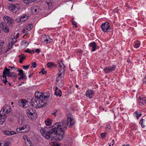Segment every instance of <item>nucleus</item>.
Segmentation results:
<instances>
[{
	"label": "nucleus",
	"mask_w": 146,
	"mask_h": 146,
	"mask_svg": "<svg viewBox=\"0 0 146 146\" xmlns=\"http://www.w3.org/2000/svg\"><path fill=\"white\" fill-rule=\"evenodd\" d=\"M35 2H36V0H29V3Z\"/></svg>",
	"instance_id": "obj_52"
},
{
	"label": "nucleus",
	"mask_w": 146,
	"mask_h": 146,
	"mask_svg": "<svg viewBox=\"0 0 146 146\" xmlns=\"http://www.w3.org/2000/svg\"><path fill=\"white\" fill-rule=\"evenodd\" d=\"M101 28L104 32H108V30L111 29L108 22L103 23L101 26Z\"/></svg>",
	"instance_id": "obj_7"
},
{
	"label": "nucleus",
	"mask_w": 146,
	"mask_h": 146,
	"mask_svg": "<svg viewBox=\"0 0 146 146\" xmlns=\"http://www.w3.org/2000/svg\"><path fill=\"white\" fill-rule=\"evenodd\" d=\"M3 133L5 135H11L16 134L15 132L12 131H4Z\"/></svg>",
	"instance_id": "obj_23"
},
{
	"label": "nucleus",
	"mask_w": 146,
	"mask_h": 146,
	"mask_svg": "<svg viewBox=\"0 0 146 146\" xmlns=\"http://www.w3.org/2000/svg\"><path fill=\"white\" fill-rule=\"evenodd\" d=\"M35 53V52L33 50H32L31 51H30L29 53H31V54H33L34 53Z\"/></svg>",
	"instance_id": "obj_57"
},
{
	"label": "nucleus",
	"mask_w": 146,
	"mask_h": 146,
	"mask_svg": "<svg viewBox=\"0 0 146 146\" xmlns=\"http://www.w3.org/2000/svg\"><path fill=\"white\" fill-rule=\"evenodd\" d=\"M25 125L23 127L17 128L16 129V131L18 132L19 133H23V131L24 130V129H25Z\"/></svg>",
	"instance_id": "obj_26"
},
{
	"label": "nucleus",
	"mask_w": 146,
	"mask_h": 146,
	"mask_svg": "<svg viewBox=\"0 0 146 146\" xmlns=\"http://www.w3.org/2000/svg\"><path fill=\"white\" fill-rule=\"evenodd\" d=\"M27 115H29L35 113V111H34L32 109H28L26 111Z\"/></svg>",
	"instance_id": "obj_33"
},
{
	"label": "nucleus",
	"mask_w": 146,
	"mask_h": 146,
	"mask_svg": "<svg viewBox=\"0 0 146 146\" xmlns=\"http://www.w3.org/2000/svg\"><path fill=\"white\" fill-rule=\"evenodd\" d=\"M144 82H145L146 83V77H145L144 79Z\"/></svg>",
	"instance_id": "obj_63"
},
{
	"label": "nucleus",
	"mask_w": 146,
	"mask_h": 146,
	"mask_svg": "<svg viewBox=\"0 0 146 146\" xmlns=\"http://www.w3.org/2000/svg\"><path fill=\"white\" fill-rule=\"evenodd\" d=\"M30 66V65H29L27 66H22L23 68L25 69H28L29 68Z\"/></svg>",
	"instance_id": "obj_46"
},
{
	"label": "nucleus",
	"mask_w": 146,
	"mask_h": 146,
	"mask_svg": "<svg viewBox=\"0 0 146 146\" xmlns=\"http://www.w3.org/2000/svg\"><path fill=\"white\" fill-rule=\"evenodd\" d=\"M89 45L90 47L92 48L91 50L93 52L95 50L97 47V45L95 42H90Z\"/></svg>",
	"instance_id": "obj_20"
},
{
	"label": "nucleus",
	"mask_w": 146,
	"mask_h": 146,
	"mask_svg": "<svg viewBox=\"0 0 146 146\" xmlns=\"http://www.w3.org/2000/svg\"><path fill=\"white\" fill-rule=\"evenodd\" d=\"M99 108L100 109H102L103 110H104V108H102V106H99Z\"/></svg>",
	"instance_id": "obj_56"
},
{
	"label": "nucleus",
	"mask_w": 146,
	"mask_h": 146,
	"mask_svg": "<svg viewBox=\"0 0 146 146\" xmlns=\"http://www.w3.org/2000/svg\"><path fill=\"white\" fill-rule=\"evenodd\" d=\"M56 112V111L52 113V114L53 115L55 116H56L55 114Z\"/></svg>",
	"instance_id": "obj_61"
},
{
	"label": "nucleus",
	"mask_w": 146,
	"mask_h": 146,
	"mask_svg": "<svg viewBox=\"0 0 146 146\" xmlns=\"http://www.w3.org/2000/svg\"><path fill=\"white\" fill-rule=\"evenodd\" d=\"M43 100L42 99L39 100V105H40V106H39V108L46 106V103H44Z\"/></svg>",
	"instance_id": "obj_27"
},
{
	"label": "nucleus",
	"mask_w": 146,
	"mask_h": 146,
	"mask_svg": "<svg viewBox=\"0 0 146 146\" xmlns=\"http://www.w3.org/2000/svg\"><path fill=\"white\" fill-rule=\"evenodd\" d=\"M9 143L8 142L4 141H0V146H9Z\"/></svg>",
	"instance_id": "obj_25"
},
{
	"label": "nucleus",
	"mask_w": 146,
	"mask_h": 146,
	"mask_svg": "<svg viewBox=\"0 0 146 146\" xmlns=\"http://www.w3.org/2000/svg\"><path fill=\"white\" fill-rule=\"evenodd\" d=\"M44 70V68L42 69L41 71L39 72V73H42L43 75L44 74L46 73V71Z\"/></svg>",
	"instance_id": "obj_44"
},
{
	"label": "nucleus",
	"mask_w": 146,
	"mask_h": 146,
	"mask_svg": "<svg viewBox=\"0 0 146 146\" xmlns=\"http://www.w3.org/2000/svg\"><path fill=\"white\" fill-rule=\"evenodd\" d=\"M4 115L1 113H0V124L1 125H3L4 123H5V118Z\"/></svg>",
	"instance_id": "obj_22"
},
{
	"label": "nucleus",
	"mask_w": 146,
	"mask_h": 146,
	"mask_svg": "<svg viewBox=\"0 0 146 146\" xmlns=\"http://www.w3.org/2000/svg\"><path fill=\"white\" fill-rule=\"evenodd\" d=\"M111 128V126L109 125H107L106 127V129H110Z\"/></svg>",
	"instance_id": "obj_53"
},
{
	"label": "nucleus",
	"mask_w": 146,
	"mask_h": 146,
	"mask_svg": "<svg viewBox=\"0 0 146 146\" xmlns=\"http://www.w3.org/2000/svg\"><path fill=\"white\" fill-rule=\"evenodd\" d=\"M146 103V99L145 98L143 97L141 99H140L139 103V104L140 105L142 106V104L143 105Z\"/></svg>",
	"instance_id": "obj_28"
},
{
	"label": "nucleus",
	"mask_w": 146,
	"mask_h": 146,
	"mask_svg": "<svg viewBox=\"0 0 146 146\" xmlns=\"http://www.w3.org/2000/svg\"><path fill=\"white\" fill-rule=\"evenodd\" d=\"M94 94V91L91 90H88L86 92V96L90 99L92 98Z\"/></svg>",
	"instance_id": "obj_14"
},
{
	"label": "nucleus",
	"mask_w": 146,
	"mask_h": 146,
	"mask_svg": "<svg viewBox=\"0 0 146 146\" xmlns=\"http://www.w3.org/2000/svg\"><path fill=\"white\" fill-rule=\"evenodd\" d=\"M15 21L18 23H19L23 22V20H22L21 18L20 17H19L18 18H17L16 19Z\"/></svg>",
	"instance_id": "obj_38"
},
{
	"label": "nucleus",
	"mask_w": 146,
	"mask_h": 146,
	"mask_svg": "<svg viewBox=\"0 0 146 146\" xmlns=\"http://www.w3.org/2000/svg\"><path fill=\"white\" fill-rule=\"evenodd\" d=\"M25 120L23 117H21L19 118L18 123L19 124L22 125L23 124V123Z\"/></svg>",
	"instance_id": "obj_34"
},
{
	"label": "nucleus",
	"mask_w": 146,
	"mask_h": 146,
	"mask_svg": "<svg viewBox=\"0 0 146 146\" xmlns=\"http://www.w3.org/2000/svg\"><path fill=\"white\" fill-rule=\"evenodd\" d=\"M3 73L2 76L3 78V81L5 85L8 82L7 78V76L9 77L13 78L15 79H16L17 76V73L11 72L10 70L7 68V66L4 68Z\"/></svg>",
	"instance_id": "obj_3"
},
{
	"label": "nucleus",
	"mask_w": 146,
	"mask_h": 146,
	"mask_svg": "<svg viewBox=\"0 0 146 146\" xmlns=\"http://www.w3.org/2000/svg\"><path fill=\"white\" fill-rule=\"evenodd\" d=\"M23 1L25 3H29V0H23Z\"/></svg>",
	"instance_id": "obj_50"
},
{
	"label": "nucleus",
	"mask_w": 146,
	"mask_h": 146,
	"mask_svg": "<svg viewBox=\"0 0 146 146\" xmlns=\"http://www.w3.org/2000/svg\"><path fill=\"white\" fill-rule=\"evenodd\" d=\"M49 97V96H47L46 94H42V99H44L46 101L48 100Z\"/></svg>",
	"instance_id": "obj_36"
},
{
	"label": "nucleus",
	"mask_w": 146,
	"mask_h": 146,
	"mask_svg": "<svg viewBox=\"0 0 146 146\" xmlns=\"http://www.w3.org/2000/svg\"><path fill=\"white\" fill-rule=\"evenodd\" d=\"M41 39L42 41L46 43V44H47L52 42V40L50 38V36H49L42 35L41 38Z\"/></svg>",
	"instance_id": "obj_10"
},
{
	"label": "nucleus",
	"mask_w": 146,
	"mask_h": 146,
	"mask_svg": "<svg viewBox=\"0 0 146 146\" xmlns=\"http://www.w3.org/2000/svg\"><path fill=\"white\" fill-rule=\"evenodd\" d=\"M17 71L19 72L18 74L19 76H20L23 74V70L21 69H18Z\"/></svg>",
	"instance_id": "obj_39"
},
{
	"label": "nucleus",
	"mask_w": 146,
	"mask_h": 146,
	"mask_svg": "<svg viewBox=\"0 0 146 146\" xmlns=\"http://www.w3.org/2000/svg\"><path fill=\"white\" fill-rule=\"evenodd\" d=\"M0 28L5 33H8L9 32V28L6 24L4 22L0 23Z\"/></svg>",
	"instance_id": "obj_8"
},
{
	"label": "nucleus",
	"mask_w": 146,
	"mask_h": 146,
	"mask_svg": "<svg viewBox=\"0 0 146 146\" xmlns=\"http://www.w3.org/2000/svg\"><path fill=\"white\" fill-rule=\"evenodd\" d=\"M20 17L22 20H23V22L27 20L28 19V17L25 14H23Z\"/></svg>",
	"instance_id": "obj_31"
},
{
	"label": "nucleus",
	"mask_w": 146,
	"mask_h": 146,
	"mask_svg": "<svg viewBox=\"0 0 146 146\" xmlns=\"http://www.w3.org/2000/svg\"><path fill=\"white\" fill-rule=\"evenodd\" d=\"M72 23L73 26L74 27L75 26V27H77V24L76 23L75 21H72Z\"/></svg>",
	"instance_id": "obj_47"
},
{
	"label": "nucleus",
	"mask_w": 146,
	"mask_h": 146,
	"mask_svg": "<svg viewBox=\"0 0 146 146\" xmlns=\"http://www.w3.org/2000/svg\"><path fill=\"white\" fill-rule=\"evenodd\" d=\"M57 74L58 75V76L56 78V84H58L59 86L62 87L63 85L62 82V80L63 79V76H62V75H63V74L58 73Z\"/></svg>",
	"instance_id": "obj_6"
},
{
	"label": "nucleus",
	"mask_w": 146,
	"mask_h": 146,
	"mask_svg": "<svg viewBox=\"0 0 146 146\" xmlns=\"http://www.w3.org/2000/svg\"><path fill=\"white\" fill-rule=\"evenodd\" d=\"M35 96L36 99H38V100H40L42 98V94L39 92H36L35 93Z\"/></svg>",
	"instance_id": "obj_18"
},
{
	"label": "nucleus",
	"mask_w": 146,
	"mask_h": 146,
	"mask_svg": "<svg viewBox=\"0 0 146 146\" xmlns=\"http://www.w3.org/2000/svg\"><path fill=\"white\" fill-rule=\"evenodd\" d=\"M39 100L36 99V98H33L30 102L31 105L35 108H39V106H40V105H39Z\"/></svg>",
	"instance_id": "obj_9"
},
{
	"label": "nucleus",
	"mask_w": 146,
	"mask_h": 146,
	"mask_svg": "<svg viewBox=\"0 0 146 146\" xmlns=\"http://www.w3.org/2000/svg\"><path fill=\"white\" fill-rule=\"evenodd\" d=\"M36 63L35 62H33L32 63V66L31 68H35L36 66Z\"/></svg>",
	"instance_id": "obj_42"
},
{
	"label": "nucleus",
	"mask_w": 146,
	"mask_h": 146,
	"mask_svg": "<svg viewBox=\"0 0 146 146\" xmlns=\"http://www.w3.org/2000/svg\"><path fill=\"white\" fill-rule=\"evenodd\" d=\"M5 45L4 41L0 40V53H2L5 50Z\"/></svg>",
	"instance_id": "obj_17"
},
{
	"label": "nucleus",
	"mask_w": 146,
	"mask_h": 146,
	"mask_svg": "<svg viewBox=\"0 0 146 146\" xmlns=\"http://www.w3.org/2000/svg\"><path fill=\"white\" fill-rule=\"evenodd\" d=\"M52 0H46V3L48 7V8H51L52 5Z\"/></svg>",
	"instance_id": "obj_30"
},
{
	"label": "nucleus",
	"mask_w": 146,
	"mask_h": 146,
	"mask_svg": "<svg viewBox=\"0 0 146 146\" xmlns=\"http://www.w3.org/2000/svg\"><path fill=\"white\" fill-rule=\"evenodd\" d=\"M30 51H29V49H27V50H25V52L29 53Z\"/></svg>",
	"instance_id": "obj_54"
},
{
	"label": "nucleus",
	"mask_w": 146,
	"mask_h": 146,
	"mask_svg": "<svg viewBox=\"0 0 146 146\" xmlns=\"http://www.w3.org/2000/svg\"><path fill=\"white\" fill-rule=\"evenodd\" d=\"M33 28V26L31 25H28L26 28V29L28 31H30Z\"/></svg>",
	"instance_id": "obj_40"
},
{
	"label": "nucleus",
	"mask_w": 146,
	"mask_h": 146,
	"mask_svg": "<svg viewBox=\"0 0 146 146\" xmlns=\"http://www.w3.org/2000/svg\"><path fill=\"white\" fill-rule=\"evenodd\" d=\"M23 79L26 80L27 78V76L25 74H23Z\"/></svg>",
	"instance_id": "obj_55"
},
{
	"label": "nucleus",
	"mask_w": 146,
	"mask_h": 146,
	"mask_svg": "<svg viewBox=\"0 0 146 146\" xmlns=\"http://www.w3.org/2000/svg\"><path fill=\"white\" fill-rule=\"evenodd\" d=\"M54 124L52 127L41 128L40 131L42 135L47 139L52 141L54 139L60 141L63 138V132L61 131L57 123Z\"/></svg>",
	"instance_id": "obj_1"
},
{
	"label": "nucleus",
	"mask_w": 146,
	"mask_h": 146,
	"mask_svg": "<svg viewBox=\"0 0 146 146\" xmlns=\"http://www.w3.org/2000/svg\"><path fill=\"white\" fill-rule=\"evenodd\" d=\"M12 109L11 107L8 105H6L3 107L0 113L2 114L3 115H4L5 113H10Z\"/></svg>",
	"instance_id": "obj_5"
},
{
	"label": "nucleus",
	"mask_w": 146,
	"mask_h": 146,
	"mask_svg": "<svg viewBox=\"0 0 146 146\" xmlns=\"http://www.w3.org/2000/svg\"><path fill=\"white\" fill-rule=\"evenodd\" d=\"M27 115L29 117L31 118V119H35L36 118L37 115L36 113H34L29 115Z\"/></svg>",
	"instance_id": "obj_24"
},
{
	"label": "nucleus",
	"mask_w": 146,
	"mask_h": 146,
	"mask_svg": "<svg viewBox=\"0 0 146 146\" xmlns=\"http://www.w3.org/2000/svg\"><path fill=\"white\" fill-rule=\"evenodd\" d=\"M40 51V50L39 48L36 49L35 50V52L37 53V54H38Z\"/></svg>",
	"instance_id": "obj_48"
},
{
	"label": "nucleus",
	"mask_w": 146,
	"mask_h": 146,
	"mask_svg": "<svg viewBox=\"0 0 146 146\" xmlns=\"http://www.w3.org/2000/svg\"><path fill=\"white\" fill-rule=\"evenodd\" d=\"M56 123L61 131L63 132V134L66 129V126L68 125L69 128L72 127L75 124V121L72 115L71 114H68L67 115V121H64Z\"/></svg>",
	"instance_id": "obj_2"
},
{
	"label": "nucleus",
	"mask_w": 146,
	"mask_h": 146,
	"mask_svg": "<svg viewBox=\"0 0 146 146\" xmlns=\"http://www.w3.org/2000/svg\"><path fill=\"white\" fill-rule=\"evenodd\" d=\"M21 76L18 78V80H21L22 79H23V74L21 75Z\"/></svg>",
	"instance_id": "obj_51"
},
{
	"label": "nucleus",
	"mask_w": 146,
	"mask_h": 146,
	"mask_svg": "<svg viewBox=\"0 0 146 146\" xmlns=\"http://www.w3.org/2000/svg\"><path fill=\"white\" fill-rule=\"evenodd\" d=\"M25 127L23 131V133H27L30 131L31 129L29 125H25Z\"/></svg>",
	"instance_id": "obj_29"
},
{
	"label": "nucleus",
	"mask_w": 146,
	"mask_h": 146,
	"mask_svg": "<svg viewBox=\"0 0 146 146\" xmlns=\"http://www.w3.org/2000/svg\"><path fill=\"white\" fill-rule=\"evenodd\" d=\"M3 19L4 21L10 26L12 25L14 23V20L12 18L7 16L4 17Z\"/></svg>",
	"instance_id": "obj_11"
},
{
	"label": "nucleus",
	"mask_w": 146,
	"mask_h": 146,
	"mask_svg": "<svg viewBox=\"0 0 146 146\" xmlns=\"http://www.w3.org/2000/svg\"><path fill=\"white\" fill-rule=\"evenodd\" d=\"M19 105L21 107L23 108H26L28 107V102L25 100H21L19 102Z\"/></svg>",
	"instance_id": "obj_13"
},
{
	"label": "nucleus",
	"mask_w": 146,
	"mask_h": 146,
	"mask_svg": "<svg viewBox=\"0 0 146 146\" xmlns=\"http://www.w3.org/2000/svg\"><path fill=\"white\" fill-rule=\"evenodd\" d=\"M17 41L16 38L14 36H11L9 39V45H12L13 44L16 42Z\"/></svg>",
	"instance_id": "obj_19"
},
{
	"label": "nucleus",
	"mask_w": 146,
	"mask_h": 146,
	"mask_svg": "<svg viewBox=\"0 0 146 146\" xmlns=\"http://www.w3.org/2000/svg\"><path fill=\"white\" fill-rule=\"evenodd\" d=\"M140 44V42L139 41H137V43H136L134 45V47L136 48H138Z\"/></svg>",
	"instance_id": "obj_37"
},
{
	"label": "nucleus",
	"mask_w": 146,
	"mask_h": 146,
	"mask_svg": "<svg viewBox=\"0 0 146 146\" xmlns=\"http://www.w3.org/2000/svg\"><path fill=\"white\" fill-rule=\"evenodd\" d=\"M31 10L32 13H33V14L35 13H38L40 10L39 6H33L32 7Z\"/></svg>",
	"instance_id": "obj_16"
},
{
	"label": "nucleus",
	"mask_w": 146,
	"mask_h": 146,
	"mask_svg": "<svg viewBox=\"0 0 146 146\" xmlns=\"http://www.w3.org/2000/svg\"><path fill=\"white\" fill-rule=\"evenodd\" d=\"M112 143L111 145H113L114 144V140H112Z\"/></svg>",
	"instance_id": "obj_60"
},
{
	"label": "nucleus",
	"mask_w": 146,
	"mask_h": 146,
	"mask_svg": "<svg viewBox=\"0 0 146 146\" xmlns=\"http://www.w3.org/2000/svg\"><path fill=\"white\" fill-rule=\"evenodd\" d=\"M8 9L10 11L18 14L19 13L21 7L19 4L10 3L9 4Z\"/></svg>",
	"instance_id": "obj_4"
},
{
	"label": "nucleus",
	"mask_w": 146,
	"mask_h": 146,
	"mask_svg": "<svg viewBox=\"0 0 146 146\" xmlns=\"http://www.w3.org/2000/svg\"><path fill=\"white\" fill-rule=\"evenodd\" d=\"M11 68L12 69L13 68L15 69V70H16L17 69V68H15L14 67V66L11 67Z\"/></svg>",
	"instance_id": "obj_62"
},
{
	"label": "nucleus",
	"mask_w": 146,
	"mask_h": 146,
	"mask_svg": "<svg viewBox=\"0 0 146 146\" xmlns=\"http://www.w3.org/2000/svg\"><path fill=\"white\" fill-rule=\"evenodd\" d=\"M127 61L130 64H131V62L130 60L129 59L128 60H127Z\"/></svg>",
	"instance_id": "obj_59"
},
{
	"label": "nucleus",
	"mask_w": 146,
	"mask_h": 146,
	"mask_svg": "<svg viewBox=\"0 0 146 146\" xmlns=\"http://www.w3.org/2000/svg\"><path fill=\"white\" fill-rule=\"evenodd\" d=\"M19 62L20 63H22L23 62V60L19 58Z\"/></svg>",
	"instance_id": "obj_58"
},
{
	"label": "nucleus",
	"mask_w": 146,
	"mask_h": 146,
	"mask_svg": "<svg viewBox=\"0 0 146 146\" xmlns=\"http://www.w3.org/2000/svg\"><path fill=\"white\" fill-rule=\"evenodd\" d=\"M47 66L49 68H52V67H56V65L53 63L52 62H48L47 64Z\"/></svg>",
	"instance_id": "obj_35"
},
{
	"label": "nucleus",
	"mask_w": 146,
	"mask_h": 146,
	"mask_svg": "<svg viewBox=\"0 0 146 146\" xmlns=\"http://www.w3.org/2000/svg\"><path fill=\"white\" fill-rule=\"evenodd\" d=\"M25 29H23L22 30V32L25 33Z\"/></svg>",
	"instance_id": "obj_64"
},
{
	"label": "nucleus",
	"mask_w": 146,
	"mask_h": 146,
	"mask_svg": "<svg viewBox=\"0 0 146 146\" xmlns=\"http://www.w3.org/2000/svg\"><path fill=\"white\" fill-rule=\"evenodd\" d=\"M143 119H141L140 120V121H139V123L141 125L142 127L143 128H144V127L145 126L143 125Z\"/></svg>",
	"instance_id": "obj_41"
},
{
	"label": "nucleus",
	"mask_w": 146,
	"mask_h": 146,
	"mask_svg": "<svg viewBox=\"0 0 146 146\" xmlns=\"http://www.w3.org/2000/svg\"><path fill=\"white\" fill-rule=\"evenodd\" d=\"M22 54H21V55H20L19 56V58L21 59V60H23L25 59V56H21V55Z\"/></svg>",
	"instance_id": "obj_45"
},
{
	"label": "nucleus",
	"mask_w": 146,
	"mask_h": 146,
	"mask_svg": "<svg viewBox=\"0 0 146 146\" xmlns=\"http://www.w3.org/2000/svg\"><path fill=\"white\" fill-rule=\"evenodd\" d=\"M134 113L135 114H137L138 115L139 117H140L141 115V113H138V112L137 111H135Z\"/></svg>",
	"instance_id": "obj_49"
},
{
	"label": "nucleus",
	"mask_w": 146,
	"mask_h": 146,
	"mask_svg": "<svg viewBox=\"0 0 146 146\" xmlns=\"http://www.w3.org/2000/svg\"><path fill=\"white\" fill-rule=\"evenodd\" d=\"M55 94L58 97H60L62 95V92L57 87H56Z\"/></svg>",
	"instance_id": "obj_21"
},
{
	"label": "nucleus",
	"mask_w": 146,
	"mask_h": 146,
	"mask_svg": "<svg viewBox=\"0 0 146 146\" xmlns=\"http://www.w3.org/2000/svg\"><path fill=\"white\" fill-rule=\"evenodd\" d=\"M115 66L113 65L111 66L106 67L104 69V70L106 73H108L114 70H115Z\"/></svg>",
	"instance_id": "obj_15"
},
{
	"label": "nucleus",
	"mask_w": 146,
	"mask_h": 146,
	"mask_svg": "<svg viewBox=\"0 0 146 146\" xmlns=\"http://www.w3.org/2000/svg\"><path fill=\"white\" fill-rule=\"evenodd\" d=\"M51 119L48 118L45 121V123L46 125H49L51 124Z\"/></svg>",
	"instance_id": "obj_32"
},
{
	"label": "nucleus",
	"mask_w": 146,
	"mask_h": 146,
	"mask_svg": "<svg viewBox=\"0 0 146 146\" xmlns=\"http://www.w3.org/2000/svg\"><path fill=\"white\" fill-rule=\"evenodd\" d=\"M106 133H102L100 134L101 137L102 138H104L106 136Z\"/></svg>",
	"instance_id": "obj_43"
},
{
	"label": "nucleus",
	"mask_w": 146,
	"mask_h": 146,
	"mask_svg": "<svg viewBox=\"0 0 146 146\" xmlns=\"http://www.w3.org/2000/svg\"><path fill=\"white\" fill-rule=\"evenodd\" d=\"M58 63L59 64L60 67L58 70V72L63 74H64V72L65 71V66L63 65L61 61L58 60Z\"/></svg>",
	"instance_id": "obj_12"
}]
</instances>
